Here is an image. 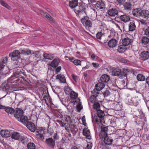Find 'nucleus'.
<instances>
[{"label": "nucleus", "instance_id": "55", "mask_svg": "<svg viewBox=\"0 0 149 149\" xmlns=\"http://www.w3.org/2000/svg\"><path fill=\"white\" fill-rule=\"evenodd\" d=\"M54 140L55 141L56 140H58L59 139V136L57 135V133L54 134L53 136Z\"/></svg>", "mask_w": 149, "mask_h": 149}, {"label": "nucleus", "instance_id": "24", "mask_svg": "<svg viewBox=\"0 0 149 149\" xmlns=\"http://www.w3.org/2000/svg\"><path fill=\"white\" fill-rule=\"evenodd\" d=\"M19 134L16 132H14L11 134V137L12 139L17 140L21 137Z\"/></svg>", "mask_w": 149, "mask_h": 149}, {"label": "nucleus", "instance_id": "62", "mask_svg": "<svg viewBox=\"0 0 149 149\" xmlns=\"http://www.w3.org/2000/svg\"><path fill=\"white\" fill-rule=\"evenodd\" d=\"M5 65H3L2 64L0 63V72L4 67Z\"/></svg>", "mask_w": 149, "mask_h": 149}, {"label": "nucleus", "instance_id": "33", "mask_svg": "<svg viewBox=\"0 0 149 149\" xmlns=\"http://www.w3.org/2000/svg\"><path fill=\"white\" fill-rule=\"evenodd\" d=\"M141 42L143 45H147L149 42V39L146 36H143L141 38Z\"/></svg>", "mask_w": 149, "mask_h": 149}, {"label": "nucleus", "instance_id": "11", "mask_svg": "<svg viewBox=\"0 0 149 149\" xmlns=\"http://www.w3.org/2000/svg\"><path fill=\"white\" fill-rule=\"evenodd\" d=\"M78 94L73 91H71L70 93V97L72 100V103L75 104L77 103V100H76L78 97Z\"/></svg>", "mask_w": 149, "mask_h": 149}, {"label": "nucleus", "instance_id": "35", "mask_svg": "<svg viewBox=\"0 0 149 149\" xmlns=\"http://www.w3.org/2000/svg\"><path fill=\"white\" fill-rule=\"evenodd\" d=\"M77 100L78 101H77V103H78V104L77 105V108L78 110V111L80 112L81 110L83 108V107L81 104L80 103V99L78 98Z\"/></svg>", "mask_w": 149, "mask_h": 149}, {"label": "nucleus", "instance_id": "51", "mask_svg": "<svg viewBox=\"0 0 149 149\" xmlns=\"http://www.w3.org/2000/svg\"><path fill=\"white\" fill-rule=\"evenodd\" d=\"M54 133V130L51 127L48 128L47 130V133L51 135H52Z\"/></svg>", "mask_w": 149, "mask_h": 149}, {"label": "nucleus", "instance_id": "43", "mask_svg": "<svg viewBox=\"0 0 149 149\" xmlns=\"http://www.w3.org/2000/svg\"><path fill=\"white\" fill-rule=\"evenodd\" d=\"M31 54L34 55L35 57L37 58H39L41 56V54H40V52L39 51L34 52L32 51Z\"/></svg>", "mask_w": 149, "mask_h": 149}, {"label": "nucleus", "instance_id": "3", "mask_svg": "<svg viewBox=\"0 0 149 149\" xmlns=\"http://www.w3.org/2000/svg\"><path fill=\"white\" fill-rule=\"evenodd\" d=\"M74 11L75 13L77 16L80 17L84 15H86V8L85 7L82 5L79 6L74 9Z\"/></svg>", "mask_w": 149, "mask_h": 149}, {"label": "nucleus", "instance_id": "52", "mask_svg": "<svg viewBox=\"0 0 149 149\" xmlns=\"http://www.w3.org/2000/svg\"><path fill=\"white\" fill-rule=\"evenodd\" d=\"M144 34L149 37V26H148L144 30Z\"/></svg>", "mask_w": 149, "mask_h": 149}, {"label": "nucleus", "instance_id": "4", "mask_svg": "<svg viewBox=\"0 0 149 149\" xmlns=\"http://www.w3.org/2000/svg\"><path fill=\"white\" fill-rule=\"evenodd\" d=\"M95 88L91 91L92 94L96 97L99 93V91H101L102 88V84L101 82H99L95 85Z\"/></svg>", "mask_w": 149, "mask_h": 149}, {"label": "nucleus", "instance_id": "7", "mask_svg": "<svg viewBox=\"0 0 149 149\" xmlns=\"http://www.w3.org/2000/svg\"><path fill=\"white\" fill-rule=\"evenodd\" d=\"M23 113L24 112L22 109L17 108L15 109L13 115L18 120H20V118L23 115Z\"/></svg>", "mask_w": 149, "mask_h": 149}, {"label": "nucleus", "instance_id": "29", "mask_svg": "<svg viewBox=\"0 0 149 149\" xmlns=\"http://www.w3.org/2000/svg\"><path fill=\"white\" fill-rule=\"evenodd\" d=\"M45 129L43 127H38L36 128L35 133L36 134H43L44 132Z\"/></svg>", "mask_w": 149, "mask_h": 149}, {"label": "nucleus", "instance_id": "37", "mask_svg": "<svg viewBox=\"0 0 149 149\" xmlns=\"http://www.w3.org/2000/svg\"><path fill=\"white\" fill-rule=\"evenodd\" d=\"M125 46L123 45H121L119 46L118 47V51L120 53H122L124 52L125 51Z\"/></svg>", "mask_w": 149, "mask_h": 149}, {"label": "nucleus", "instance_id": "40", "mask_svg": "<svg viewBox=\"0 0 149 149\" xmlns=\"http://www.w3.org/2000/svg\"><path fill=\"white\" fill-rule=\"evenodd\" d=\"M64 90L65 93L67 95L70 94L71 91H72L70 87L66 86L64 87Z\"/></svg>", "mask_w": 149, "mask_h": 149}, {"label": "nucleus", "instance_id": "61", "mask_svg": "<svg viewBox=\"0 0 149 149\" xmlns=\"http://www.w3.org/2000/svg\"><path fill=\"white\" fill-rule=\"evenodd\" d=\"M61 69V66H59L58 67L56 70V71L57 72H59Z\"/></svg>", "mask_w": 149, "mask_h": 149}, {"label": "nucleus", "instance_id": "41", "mask_svg": "<svg viewBox=\"0 0 149 149\" xmlns=\"http://www.w3.org/2000/svg\"><path fill=\"white\" fill-rule=\"evenodd\" d=\"M137 79L139 81H144L145 79V78L141 74H139L137 75L136 77Z\"/></svg>", "mask_w": 149, "mask_h": 149}, {"label": "nucleus", "instance_id": "64", "mask_svg": "<svg viewBox=\"0 0 149 149\" xmlns=\"http://www.w3.org/2000/svg\"><path fill=\"white\" fill-rule=\"evenodd\" d=\"M146 83L149 85V77L146 78Z\"/></svg>", "mask_w": 149, "mask_h": 149}, {"label": "nucleus", "instance_id": "57", "mask_svg": "<svg viewBox=\"0 0 149 149\" xmlns=\"http://www.w3.org/2000/svg\"><path fill=\"white\" fill-rule=\"evenodd\" d=\"M72 78L75 81H77L78 79V77L74 74H72Z\"/></svg>", "mask_w": 149, "mask_h": 149}, {"label": "nucleus", "instance_id": "19", "mask_svg": "<svg viewBox=\"0 0 149 149\" xmlns=\"http://www.w3.org/2000/svg\"><path fill=\"white\" fill-rule=\"evenodd\" d=\"M4 109L7 113L11 115H13L15 110L12 107H5Z\"/></svg>", "mask_w": 149, "mask_h": 149}, {"label": "nucleus", "instance_id": "16", "mask_svg": "<svg viewBox=\"0 0 149 149\" xmlns=\"http://www.w3.org/2000/svg\"><path fill=\"white\" fill-rule=\"evenodd\" d=\"M132 42L131 39L129 38H126L123 39L122 43L123 45L126 46L130 45Z\"/></svg>", "mask_w": 149, "mask_h": 149}, {"label": "nucleus", "instance_id": "10", "mask_svg": "<svg viewBox=\"0 0 149 149\" xmlns=\"http://www.w3.org/2000/svg\"><path fill=\"white\" fill-rule=\"evenodd\" d=\"M26 127L31 132H34L36 130V126L33 123L29 121L26 124Z\"/></svg>", "mask_w": 149, "mask_h": 149}, {"label": "nucleus", "instance_id": "2", "mask_svg": "<svg viewBox=\"0 0 149 149\" xmlns=\"http://www.w3.org/2000/svg\"><path fill=\"white\" fill-rule=\"evenodd\" d=\"M97 116L96 118V122L97 124V127H100L101 130L99 134V136L100 140L98 143L97 148L98 149H102V111L99 110L97 111Z\"/></svg>", "mask_w": 149, "mask_h": 149}, {"label": "nucleus", "instance_id": "8", "mask_svg": "<svg viewBox=\"0 0 149 149\" xmlns=\"http://www.w3.org/2000/svg\"><path fill=\"white\" fill-rule=\"evenodd\" d=\"M21 54L20 50H15L13 51L11 54H9V56L11 57V59L15 61L18 58V56Z\"/></svg>", "mask_w": 149, "mask_h": 149}, {"label": "nucleus", "instance_id": "30", "mask_svg": "<svg viewBox=\"0 0 149 149\" xmlns=\"http://www.w3.org/2000/svg\"><path fill=\"white\" fill-rule=\"evenodd\" d=\"M56 79H59L61 82L65 83L66 82L65 78V76L61 74L58 75L56 76Z\"/></svg>", "mask_w": 149, "mask_h": 149}, {"label": "nucleus", "instance_id": "28", "mask_svg": "<svg viewBox=\"0 0 149 149\" xmlns=\"http://www.w3.org/2000/svg\"><path fill=\"white\" fill-rule=\"evenodd\" d=\"M83 133L84 136L87 137L88 139L90 138V132L88 129L84 128L83 130Z\"/></svg>", "mask_w": 149, "mask_h": 149}, {"label": "nucleus", "instance_id": "5", "mask_svg": "<svg viewBox=\"0 0 149 149\" xmlns=\"http://www.w3.org/2000/svg\"><path fill=\"white\" fill-rule=\"evenodd\" d=\"M81 22L86 28H88L91 27L92 25L91 20L88 17H85L82 18L81 19Z\"/></svg>", "mask_w": 149, "mask_h": 149}, {"label": "nucleus", "instance_id": "39", "mask_svg": "<svg viewBox=\"0 0 149 149\" xmlns=\"http://www.w3.org/2000/svg\"><path fill=\"white\" fill-rule=\"evenodd\" d=\"M71 102H72V100H71V101H70L69 100L68 98H66L65 99L64 101H63V104L65 106H68Z\"/></svg>", "mask_w": 149, "mask_h": 149}, {"label": "nucleus", "instance_id": "59", "mask_svg": "<svg viewBox=\"0 0 149 149\" xmlns=\"http://www.w3.org/2000/svg\"><path fill=\"white\" fill-rule=\"evenodd\" d=\"M20 139V140H21V142L23 144H24L25 142L24 141V140L26 139V138L24 137H21Z\"/></svg>", "mask_w": 149, "mask_h": 149}, {"label": "nucleus", "instance_id": "25", "mask_svg": "<svg viewBox=\"0 0 149 149\" xmlns=\"http://www.w3.org/2000/svg\"><path fill=\"white\" fill-rule=\"evenodd\" d=\"M60 62L59 59L56 58L52 61L50 65L52 67L56 68Z\"/></svg>", "mask_w": 149, "mask_h": 149}, {"label": "nucleus", "instance_id": "15", "mask_svg": "<svg viewBox=\"0 0 149 149\" xmlns=\"http://www.w3.org/2000/svg\"><path fill=\"white\" fill-rule=\"evenodd\" d=\"M117 44V40L112 39L110 40L108 43V45L110 47H116Z\"/></svg>", "mask_w": 149, "mask_h": 149}, {"label": "nucleus", "instance_id": "42", "mask_svg": "<svg viewBox=\"0 0 149 149\" xmlns=\"http://www.w3.org/2000/svg\"><path fill=\"white\" fill-rule=\"evenodd\" d=\"M96 7L99 9H102V1H97L96 4Z\"/></svg>", "mask_w": 149, "mask_h": 149}, {"label": "nucleus", "instance_id": "31", "mask_svg": "<svg viewBox=\"0 0 149 149\" xmlns=\"http://www.w3.org/2000/svg\"><path fill=\"white\" fill-rule=\"evenodd\" d=\"M136 26L133 22H130L129 24V30L130 31H133L135 30Z\"/></svg>", "mask_w": 149, "mask_h": 149}, {"label": "nucleus", "instance_id": "36", "mask_svg": "<svg viewBox=\"0 0 149 149\" xmlns=\"http://www.w3.org/2000/svg\"><path fill=\"white\" fill-rule=\"evenodd\" d=\"M109 76L107 74H103V82H107L110 80Z\"/></svg>", "mask_w": 149, "mask_h": 149}, {"label": "nucleus", "instance_id": "20", "mask_svg": "<svg viewBox=\"0 0 149 149\" xmlns=\"http://www.w3.org/2000/svg\"><path fill=\"white\" fill-rule=\"evenodd\" d=\"M142 10L139 8L134 9L132 11V14L135 16H141Z\"/></svg>", "mask_w": 149, "mask_h": 149}, {"label": "nucleus", "instance_id": "38", "mask_svg": "<svg viewBox=\"0 0 149 149\" xmlns=\"http://www.w3.org/2000/svg\"><path fill=\"white\" fill-rule=\"evenodd\" d=\"M27 147L28 149H35L36 148V146L34 144L31 142L28 143Z\"/></svg>", "mask_w": 149, "mask_h": 149}, {"label": "nucleus", "instance_id": "53", "mask_svg": "<svg viewBox=\"0 0 149 149\" xmlns=\"http://www.w3.org/2000/svg\"><path fill=\"white\" fill-rule=\"evenodd\" d=\"M96 97L95 96H93V95L91 96L90 98V100L91 103H93L95 101V98Z\"/></svg>", "mask_w": 149, "mask_h": 149}, {"label": "nucleus", "instance_id": "6", "mask_svg": "<svg viewBox=\"0 0 149 149\" xmlns=\"http://www.w3.org/2000/svg\"><path fill=\"white\" fill-rule=\"evenodd\" d=\"M112 74L113 76H120V77H125L126 75V73L123 71H121L119 69H115L113 70L112 72Z\"/></svg>", "mask_w": 149, "mask_h": 149}, {"label": "nucleus", "instance_id": "49", "mask_svg": "<svg viewBox=\"0 0 149 149\" xmlns=\"http://www.w3.org/2000/svg\"><path fill=\"white\" fill-rule=\"evenodd\" d=\"M108 126L104 127V125H103V132H104V135H107V131L108 130Z\"/></svg>", "mask_w": 149, "mask_h": 149}, {"label": "nucleus", "instance_id": "26", "mask_svg": "<svg viewBox=\"0 0 149 149\" xmlns=\"http://www.w3.org/2000/svg\"><path fill=\"white\" fill-rule=\"evenodd\" d=\"M78 5V2L76 0H72L70 1L69 2L70 7L72 8H76Z\"/></svg>", "mask_w": 149, "mask_h": 149}, {"label": "nucleus", "instance_id": "14", "mask_svg": "<svg viewBox=\"0 0 149 149\" xmlns=\"http://www.w3.org/2000/svg\"><path fill=\"white\" fill-rule=\"evenodd\" d=\"M19 50L21 54L25 55H29L32 54V51L29 49H20Z\"/></svg>", "mask_w": 149, "mask_h": 149}, {"label": "nucleus", "instance_id": "44", "mask_svg": "<svg viewBox=\"0 0 149 149\" xmlns=\"http://www.w3.org/2000/svg\"><path fill=\"white\" fill-rule=\"evenodd\" d=\"M110 94V92L108 88L106 89L105 91H104V92L103 93V95H104V97H105L108 96Z\"/></svg>", "mask_w": 149, "mask_h": 149}, {"label": "nucleus", "instance_id": "54", "mask_svg": "<svg viewBox=\"0 0 149 149\" xmlns=\"http://www.w3.org/2000/svg\"><path fill=\"white\" fill-rule=\"evenodd\" d=\"M102 35V34L101 32H99L96 34V37L97 39L100 40Z\"/></svg>", "mask_w": 149, "mask_h": 149}, {"label": "nucleus", "instance_id": "60", "mask_svg": "<svg viewBox=\"0 0 149 149\" xmlns=\"http://www.w3.org/2000/svg\"><path fill=\"white\" fill-rule=\"evenodd\" d=\"M118 3L120 4H122L124 2V0H117Z\"/></svg>", "mask_w": 149, "mask_h": 149}, {"label": "nucleus", "instance_id": "63", "mask_svg": "<svg viewBox=\"0 0 149 149\" xmlns=\"http://www.w3.org/2000/svg\"><path fill=\"white\" fill-rule=\"evenodd\" d=\"M82 120L83 123H84L85 122V117L84 116H83L82 117Z\"/></svg>", "mask_w": 149, "mask_h": 149}, {"label": "nucleus", "instance_id": "23", "mask_svg": "<svg viewBox=\"0 0 149 149\" xmlns=\"http://www.w3.org/2000/svg\"><path fill=\"white\" fill-rule=\"evenodd\" d=\"M104 136V142L106 145H110L111 144L113 141V140L111 138L108 137L107 135H105Z\"/></svg>", "mask_w": 149, "mask_h": 149}, {"label": "nucleus", "instance_id": "13", "mask_svg": "<svg viewBox=\"0 0 149 149\" xmlns=\"http://www.w3.org/2000/svg\"><path fill=\"white\" fill-rule=\"evenodd\" d=\"M141 58L142 60H145L148 59L149 57V52L148 51H144L141 52Z\"/></svg>", "mask_w": 149, "mask_h": 149}, {"label": "nucleus", "instance_id": "21", "mask_svg": "<svg viewBox=\"0 0 149 149\" xmlns=\"http://www.w3.org/2000/svg\"><path fill=\"white\" fill-rule=\"evenodd\" d=\"M18 121H20L24 125L26 124L29 122L28 117L23 115L20 118V120H18Z\"/></svg>", "mask_w": 149, "mask_h": 149}, {"label": "nucleus", "instance_id": "18", "mask_svg": "<svg viewBox=\"0 0 149 149\" xmlns=\"http://www.w3.org/2000/svg\"><path fill=\"white\" fill-rule=\"evenodd\" d=\"M0 134L2 136L6 138L9 137L11 135L9 131L5 130H2L0 132Z\"/></svg>", "mask_w": 149, "mask_h": 149}, {"label": "nucleus", "instance_id": "56", "mask_svg": "<svg viewBox=\"0 0 149 149\" xmlns=\"http://www.w3.org/2000/svg\"><path fill=\"white\" fill-rule=\"evenodd\" d=\"M42 96H43V97L44 100L45 101H46V99H48V95L47 94H45L44 93V92H43V94L42 95Z\"/></svg>", "mask_w": 149, "mask_h": 149}, {"label": "nucleus", "instance_id": "58", "mask_svg": "<svg viewBox=\"0 0 149 149\" xmlns=\"http://www.w3.org/2000/svg\"><path fill=\"white\" fill-rule=\"evenodd\" d=\"M120 61L122 63H125L127 62V60L123 58H120Z\"/></svg>", "mask_w": 149, "mask_h": 149}, {"label": "nucleus", "instance_id": "22", "mask_svg": "<svg viewBox=\"0 0 149 149\" xmlns=\"http://www.w3.org/2000/svg\"><path fill=\"white\" fill-rule=\"evenodd\" d=\"M141 16L145 19L149 17V11L148 10H142Z\"/></svg>", "mask_w": 149, "mask_h": 149}, {"label": "nucleus", "instance_id": "34", "mask_svg": "<svg viewBox=\"0 0 149 149\" xmlns=\"http://www.w3.org/2000/svg\"><path fill=\"white\" fill-rule=\"evenodd\" d=\"M131 4L129 2H126L124 5V7L125 10H131Z\"/></svg>", "mask_w": 149, "mask_h": 149}, {"label": "nucleus", "instance_id": "1", "mask_svg": "<svg viewBox=\"0 0 149 149\" xmlns=\"http://www.w3.org/2000/svg\"><path fill=\"white\" fill-rule=\"evenodd\" d=\"M26 75L24 70L21 68H16L14 70L13 75L8 79L6 82L2 84L3 86H4L7 90L11 89L12 84H11L14 83L17 80L18 77L22 78L23 80L24 79V76Z\"/></svg>", "mask_w": 149, "mask_h": 149}, {"label": "nucleus", "instance_id": "50", "mask_svg": "<svg viewBox=\"0 0 149 149\" xmlns=\"http://www.w3.org/2000/svg\"><path fill=\"white\" fill-rule=\"evenodd\" d=\"M43 134H36L37 138L40 140H42L44 139V136L43 135Z\"/></svg>", "mask_w": 149, "mask_h": 149}, {"label": "nucleus", "instance_id": "47", "mask_svg": "<svg viewBox=\"0 0 149 149\" xmlns=\"http://www.w3.org/2000/svg\"><path fill=\"white\" fill-rule=\"evenodd\" d=\"M93 107L94 109H97L100 108V104L98 102H95L93 105Z\"/></svg>", "mask_w": 149, "mask_h": 149}, {"label": "nucleus", "instance_id": "12", "mask_svg": "<svg viewBox=\"0 0 149 149\" xmlns=\"http://www.w3.org/2000/svg\"><path fill=\"white\" fill-rule=\"evenodd\" d=\"M119 19L122 22L126 23L130 20L129 16L126 14L121 15L119 17Z\"/></svg>", "mask_w": 149, "mask_h": 149}, {"label": "nucleus", "instance_id": "45", "mask_svg": "<svg viewBox=\"0 0 149 149\" xmlns=\"http://www.w3.org/2000/svg\"><path fill=\"white\" fill-rule=\"evenodd\" d=\"M0 3L3 6L6 7L8 9H9L10 8V7L6 3L4 2L3 1L0 0Z\"/></svg>", "mask_w": 149, "mask_h": 149}, {"label": "nucleus", "instance_id": "9", "mask_svg": "<svg viewBox=\"0 0 149 149\" xmlns=\"http://www.w3.org/2000/svg\"><path fill=\"white\" fill-rule=\"evenodd\" d=\"M45 142L47 145L51 148H54L55 145V141L52 138L46 139Z\"/></svg>", "mask_w": 149, "mask_h": 149}, {"label": "nucleus", "instance_id": "17", "mask_svg": "<svg viewBox=\"0 0 149 149\" xmlns=\"http://www.w3.org/2000/svg\"><path fill=\"white\" fill-rule=\"evenodd\" d=\"M108 14L110 16H114L117 15L118 11L115 8H112L109 10L108 11Z\"/></svg>", "mask_w": 149, "mask_h": 149}, {"label": "nucleus", "instance_id": "27", "mask_svg": "<svg viewBox=\"0 0 149 149\" xmlns=\"http://www.w3.org/2000/svg\"><path fill=\"white\" fill-rule=\"evenodd\" d=\"M43 56L45 59L50 60H52L54 58L53 54H48L46 53H44Z\"/></svg>", "mask_w": 149, "mask_h": 149}, {"label": "nucleus", "instance_id": "46", "mask_svg": "<svg viewBox=\"0 0 149 149\" xmlns=\"http://www.w3.org/2000/svg\"><path fill=\"white\" fill-rule=\"evenodd\" d=\"M7 60L8 58L7 57L2 58L0 61L1 63L4 65V64L6 63Z\"/></svg>", "mask_w": 149, "mask_h": 149}, {"label": "nucleus", "instance_id": "48", "mask_svg": "<svg viewBox=\"0 0 149 149\" xmlns=\"http://www.w3.org/2000/svg\"><path fill=\"white\" fill-rule=\"evenodd\" d=\"M74 64L76 65H81V62L79 60H75L73 61Z\"/></svg>", "mask_w": 149, "mask_h": 149}, {"label": "nucleus", "instance_id": "32", "mask_svg": "<svg viewBox=\"0 0 149 149\" xmlns=\"http://www.w3.org/2000/svg\"><path fill=\"white\" fill-rule=\"evenodd\" d=\"M41 13L42 15L45 16V17H46V18H47L48 19L51 21L53 20V18H52V17L49 14L43 11H41Z\"/></svg>", "mask_w": 149, "mask_h": 149}]
</instances>
